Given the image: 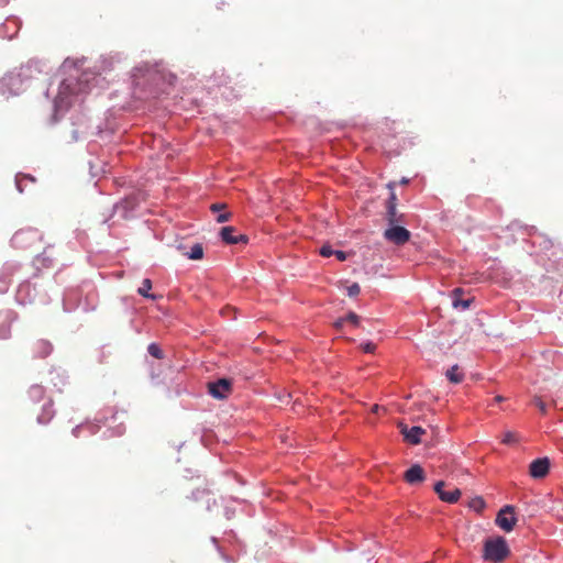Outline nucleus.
Wrapping results in <instances>:
<instances>
[{
  "label": "nucleus",
  "instance_id": "nucleus-22",
  "mask_svg": "<svg viewBox=\"0 0 563 563\" xmlns=\"http://www.w3.org/2000/svg\"><path fill=\"white\" fill-rule=\"evenodd\" d=\"M361 292V287L357 283H353L351 286L347 287V295L350 297H355Z\"/></svg>",
  "mask_w": 563,
  "mask_h": 563
},
{
  "label": "nucleus",
  "instance_id": "nucleus-35",
  "mask_svg": "<svg viewBox=\"0 0 563 563\" xmlns=\"http://www.w3.org/2000/svg\"><path fill=\"white\" fill-rule=\"evenodd\" d=\"M372 411L373 412H377L378 411V405H374Z\"/></svg>",
  "mask_w": 563,
  "mask_h": 563
},
{
  "label": "nucleus",
  "instance_id": "nucleus-6",
  "mask_svg": "<svg viewBox=\"0 0 563 563\" xmlns=\"http://www.w3.org/2000/svg\"><path fill=\"white\" fill-rule=\"evenodd\" d=\"M444 486H445V483L443 481H439L434 485V492L438 494L439 498L442 501H445L449 504L456 503L462 495L461 490L459 488H454V489L448 492V490L443 489Z\"/></svg>",
  "mask_w": 563,
  "mask_h": 563
},
{
  "label": "nucleus",
  "instance_id": "nucleus-1",
  "mask_svg": "<svg viewBox=\"0 0 563 563\" xmlns=\"http://www.w3.org/2000/svg\"><path fill=\"white\" fill-rule=\"evenodd\" d=\"M91 78L90 74L84 73L77 79H65L59 86L58 95L56 97V106L59 109L67 108L71 104L73 97H78L81 93L88 92Z\"/></svg>",
  "mask_w": 563,
  "mask_h": 563
},
{
  "label": "nucleus",
  "instance_id": "nucleus-12",
  "mask_svg": "<svg viewBox=\"0 0 563 563\" xmlns=\"http://www.w3.org/2000/svg\"><path fill=\"white\" fill-rule=\"evenodd\" d=\"M387 220L389 224L398 222L396 212V195L393 192L387 206Z\"/></svg>",
  "mask_w": 563,
  "mask_h": 563
},
{
  "label": "nucleus",
  "instance_id": "nucleus-8",
  "mask_svg": "<svg viewBox=\"0 0 563 563\" xmlns=\"http://www.w3.org/2000/svg\"><path fill=\"white\" fill-rule=\"evenodd\" d=\"M550 468V461L548 457L534 460L529 467V473L533 478H543Z\"/></svg>",
  "mask_w": 563,
  "mask_h": 563
},
{
  "label": "nucleus",
  "instance_id": "nucleus-33",
  "mask_svg": "<svg viewBox=\"0 0 563 563\" xmlns=\"http://www.w3.org/2000/svg\"><path fill=\"white\" fill-rule=\"evenodd\" d=\"M78 430H79V428H78V427H76V428H74V429H73V434H74L75 437H78Z\"/></svg>",
  "mask_w": 563,
  "mask_h": 563
},
{
  "label": "nucleus",
  "instance_id": "nucleus-19",
  "mask_svg": "<svg viewBox=\"0 0 563 563\" xmlns=\"http://www.w3.org/2000/svg\"><path fill=\"white\" fill-rule=\"evenodd\" d=\"M519 441V434L514 431H507L504 433L501 442L504 444H514Z\"/></svg>",
  "mask_w": 563,
  "mask_h": 563
},
{
  "label": "nucleus",
  "instance_id": "nucleus-7",
  "mask_svg": "<svg viewBox=\"0 0 563 563\" xmlns=\"http://www.w3.org/2000/svg\"><path fill=\"white\" fill-rule=\"evenodd\" d=\"M220 236L227 244L246 243L247 236L244 234H238L234 227H223L220 230Z\"/></svg>",
  "mask_w": 563,
  "mask_h": 563
},
{
  "label": "nucleus",
  "instance_id": "nucleus-20",
  "mask_svg": "<svg viewBox=\"0 0 563 563\" xmlns=\"http://www.w3.org/2000/svg\"><path fill=\"white\" fill-rule=\"evenodd\" d=\"M147 352L155 358H163V351L161 350V347L155 344V343H151L147 347Z\"/></svg>",
  "mask_w": 563,
  "mask_h": 563
},
{
  "label": "nucleus",
  "instance_id": "nucleus-16",
  "mask_svg": "<svg viewBox=\"0 0 563 563\" xmlns=\"http://www.w3.org/2000/svg\"><path fill=\"white\" fill-rule=\"evenodd\" d=\"M52 406H53L52 401H49L47 404V406H44V412L41 416L37 417V421L40 423L45 424V423L51 421V419L54 416V412L52 410Z\"/></svg>",
  "mask_w": 563,
  "mask_h": 563
},
{
  "label": "nucleus",
  "instance_id": "nucleus-4",
  "mask_svg": "<svg viewBox=\"0 0 563 563\" xmlns=\"http://www.w3.org/2000/svg\"><path fill=\"white\" fill-rule=\"evenodd\" d=\"M410 236L411 234L407 229L396 224H390V228L384 232V238L396 245H404L410 240Z\"/></svg>",
  "mask_w": 563,
  "mask_h": 563
},
{
  "label": "nucleus",
  "instance_id": "nucleus-17",
  "mask_svg": "<svg viewBox=\"0 0 563 563\" xmlns=\"http://www.w3.org/2000/svg\"><path fill=\"white\" fill-rule=\"evenodd\" d=\"M190 260H201L203 256V247L201 244L196 243L191 246L190 252L187 253Z\"/></svg>",
  "mask_w": 563,
  "mask_h": 563
},
{
  "label": "nucleus",
  "instance_id": "nucleus-2",
  "mask_svg": "<svg viewBox=\"0 0 563 563\" xmlns=\"http://www.w3.org/2000/svg\"><path fill=\"white\" fill-rule=\"evenodd\" d=\"M509 548L501 537L489 539L484 544V559L493 563H500L509 555Z\"/></svg>",
  "mask_w": 563,
  "mask_h": 563
},
{
  "label": "nucleus",
  "instance_id": "nucleus-32",
  "mask_svg": "<svg viewBox=\"0 0 563 563\" xmlns=\"http://www.w3.org/2000/svg\"><path fill=\"white\" fill-rule=\"evenodd\" d=\"M12 276V272L10 271L8 274L2 273L1 277L5 279V283L10 282V277Z\"/></svg>",
  "mask_w": 563,
  "mask_h": 563
},
{
  "label": "nucleus",
  "instance_id": "nucleus-14",
  "mask_svg": "<svg viewBox=\"0 0 563 563\" xmlns=\"http://www.w3.org/2000/svg\"><path fill=\"white\" fill-rule=\"evenodd\" d=\"M10 327L9 317L0 314V339H7L10 335Z\"/></svg>",
  "mask_w": 563,
  "mask_h": 563
},
{
  "label": "nucleus",
  "instance_id": "nucleus-27",
  "mask_svg": "<svg viewBox=\"0 0 563 563\" xmlns=\"http://www.w3.org/2000/svg\"><path fill=\"white\" fill-rule=\"evenodd\" d=\"M230 217H231V213H229V212L221 213L218 216L217 221L219 223H223V222H227L230 219Z\"/></svg>",
  "mask_w": 563,
  "mask_h": 563
},
{
  "label": "nucleus",
  "instance_id": "nucleus-30",
  "mask_svg": "<svg viewBox=\"0 0 563 563\" xmlns=\"http://www.w3.org/2000/svg\"><path fill=\"white\" fill-rule=\"evenodd\" d=\"M31 393L36 395V396H42L43 395V388L40 387V386H35L31 389Z\"/></svg>",
  "mask_w": 563,
  "mask_h": 563
},
{
  "label": "nucleus",
  "instance_id": "nucleus-28",
  "mask_svg": "<svg viewBox=\"0 0 563 563\" xmlns=\"http://www.w3.org/2000/svg\"><path fill=\"white\" fill-rule=\"evenodd\" d=\"M334 256L341 262L346 260V254L343 251H334Z\"/></svg>",
  "mask_w": 563,
  "mask_h": 563
},
{
  "label": "nucleus",
  "instance_id": "nucleus-5",
  "mask_svg": "<svg viewBox=\"0 0 563 563\" xmlns=\"http://www.w3.org/2000/svg\"><path fill=\"white\" fill-rule=\"evenodd\" d=\"M208 390L217 399L227 398L232 390V380L228 378H220L216 382L208 384Z\"/></svg>",
  "mask_w": 563,
  "mask_h": 563
},
{
  "label": "nucleus",
  "instance_id": "nucleus-23",
  "mask_svg": "<svg viewBox=\"0 0 563 563\" xmlns=\"http://www.w3.org/2000/svg\"><path fill=\"white\" fill-rule=\"evenodd\" d=\"M533 404L539 408L541 413H543V415L547 413V405L544 404V401L540 397L536 396L533 398Z\"/></svg>",
  "mask_w": 563,
  "mask_h": 563
},
{
  "label": "nucleus",
  "instance_id": "nucleus-31",
  "mask_svg": "<svg viewBox=\"0 0 563 563\" xmlns=\"http://www.w3.org/2000/svg\"><path fill=\"white\" fill-rule=\"evenodd\" d=\"M345 322V319H339L334 322V327L336 329H341L343 327V323Z\"/></svg>",
  "mask_w": 563,
  "mask_h": 563
},
{
  "label": "nucleus",
  "instance_id": "nucleus-18",
  "mask_svg": "<svg viewBox=\"0 0 563 563\" xmlns=\"http://www.w3.org/2000/svg\"><path fill=\"white\" fill-rule=\"evenodd\" d=\"M485 506H486L485 500L479 496H476L468 501V507L471 509L475 510L476 512L483 511Z\"/></svg>",
  "mask_w": 563,
  "mask_h": 563
},
{
  "label": "nucleus",
  "instance_id": "nucleus-13",
  "mask_svg": "<svg viewBox=\"0 0 563 563\" xmlns=\"http://www.w3.org/2000/svg\"><path fill=\"white\" fill-rule=\"evenodd\" d=\"M446 377L451 383L459 384L463 380L464 375L460 372L457 365H453L451 368L446 371Z\"/></svg>",
  "mask_w": 563,
  "mask_h": 563
},
{
  "label": "nucleus",
  "instance_id": "nucleus-3",
  "mask_svg": "<svg viewBox=\"0 0 563 563\" xmlns=\"http://www.w3.org/2000/svg\"><path fill=\"white\" fill-rule=\"evenodd\" d=\"M495 522L505 532H510L517 523L515 507L510 505L503 507L498 511Z\"/></svg>",
  "mask_w": 563,
  "mask_h": 563
},
{
  "label": "nucleus",
  "instance_id": "nucleus-29",
  "mask_svg": "<svg viewBox=\"0 0 563 563\" xmlns=\"http://www.w3.org/2000/svg\"><path fill=\"white\" fill-rule=\"evenodd\" d=\"M223 208H225V205H221V203H213V205H211L210 210H211L212 212H218V211H220V210H221V209H223Z\"/></svg>",
  "mask_w": 563,
  "mask_h": 563
},
{
  "label": "nucleus",
  "instance_id": "nucleus-34",
  "mask_svg": "<svg viewBox=\"0 0 563 563\" xmlns=\"http://www.w3.org/2000/svg\"><path fill=\"white\" fill-rule=\"evenodd\" d=\"M503 400H504V397H501V396H497V397H495V401H497V402H500V401H503Z\"/></svg>",
  "mask_w": 563,
  "mask_h": 563
},
{
  "label": "nucleus",
  "instance_id": "nucleus-9",
  "mask_svg": "<svg viewBox=\"0 0 563 563\" xmlns=\"http://www.w3.org/2000/svg\"><path fill=\"white\" fill-rule=\"evenodd\" d=\"M399 427L405 440L411 444H419L421 442V435L426 432L421 427L408 429L407 426L402 423H400Z\"/></svg>",
  "mask_w": 563,
  "mask_h": 563
},
{
  "label": "nucleus",
  "instance_id": "nucleus-21",
  "mask_svg": "<svg viewBox=\"0 0 563 563\" xmlns=\"http://www.w3.org/2000/svg\"><path fill=\"white\" fill-rule=\"evenodd\" d=\"M24 180H27V181H31V183L35 181L34 177L29 176V175L16 176L15 185H16V188H18V190L20 192H23V190H24L23 187H22Z\"/></svg>",
  "mask_w": 563,
  "mask_h": 563
},
{
  "label": "nucleus",
  "instance_id": "nucleus-26",
  "mask_svg": "<svg viewBox=\"0 0 563 563\" xmlns=\"http://www.w3.org/2000/svg\"><path fill=\"white\" fill-rule=\"evenodd\" d=\"M345 321H349V322L353 323L354 325H357L358 321H360V317L354 312H350L346 316Z\"/></svg>",
  "mask_w": 563,
  "mask_h": 563
},
{
  "label": "nucleus",
  "instance_id": "nucleus-15",
  "mask_svg": "<svg viewBox=\"0 0 563 563\" xmlns=\"http://www.w3.org/2000/svg\"><path fill=\"white\" fill-rule=\"evenodd\" d=\"M151 288H152V282L148 278H145L142 282L141 287L137 289V292H139V295H141L145 298L156 299L155 295L150 294Z\"/></svg>",
  "mask_w": 563,
  "mask_h": 563
},
{
  "label": "nucleus",
  "instance_id": "nucleus-25",
  "mask_svg": "<svg viewBox=\"0 0 563 563\" xmlns=\"http://www.w3.org/2000/svg\"><path fill=\"white\" fill-rule=\"evenodd\" d=\"M320 255L323 257H330V256L334 255V251L332 250V247L330 245H323L320 249Z\"/></svg>",
  "mask_w": 563,
  "mask_h": 563
},
{
  "label": "nucleus",
  "instance_id": "nucleus-10",
  "mask_svg": "<svg viewBox=\"0 0 563 563\" xmlns=\"http://www.w3.org/2000/svg\"><path fill=\"white\" fill-rule=\"evenodd\" d=\"M404 478L408 484L416 485L426 479V474L419 464H415L405 472Z\"/></svg>",
  "mask_w": 563,
  "mask_h": 563
},
{
  "label": "nucleus",
  "instance_id": "nucleus-11",
  "mask_svg": "<svg viewBox=\"0 0 563 563\" xmlns=\"http://www.w3.org/2000/svg\"><path fill=\"white\" fill-rule=\"evenodd\" d=\"M462 295H463V289L455 288L452 291V296H453L452 303H453L454 308H461V309L465 310L471 306V302L473 301V299H462L461 298Z\"/></svg>",
  "mask_w": 563,
  "mask_h": 563
},
{
  "label": "nucleus",
  "instance_id": "nucleus-24",
  "mask_svg": "<svg viewBox=\"0 0 563 563\" xmlns=\"http://www.w3.org/2000/svg\"><path fill=\"white\" fill-rule=\"evenodd\" d=\"M361 349L365 353H374L376 350V344H374L373 342H365L361 344Z\"/></svg>",
  "mask_w": 563,
  "mask_h": 563
}]
</instances>
